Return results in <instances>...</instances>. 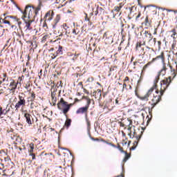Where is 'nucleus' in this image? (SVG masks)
<instances>
[{
    "instance_id": "6e6d98bb",
    "label": "nucleus",
    "mask_w": 177,
    "mask_h": 177,
    "mask_svg": "<svg viewBox=\"0 0 177 177\" xmlns=\"http://www.w3.org/2000/svg\"><path fill=\"white\" fill-rule=\"evenodd\" d=\"M14 147H15V149H19V151H23V148H21L20 147H17V145H15Z\"/></svg>"
},
{
    "instance_id": "5701e85b",
    "label": "nucleus",
    "mask_w": 177,
    "mask_h": 177,
    "mask_svg": "<svg viewBox=\"0 0 177 177\" xmlns=\"http://www.w3.org/2000/svg\"><path fill=\"white\" fill-rule=\"evenodd\" d=\"M158 59H161V60L164 62L165 58L164 57L163 52H162L160 55H158L156 57L153 58L151 62H152V63H154V62H156V60H158Z\"/></svg>"
},
{
    "instance_id": "c756f323",
    "label": "nucleus",
    "mask_w": 177,
    "mask_h": 177,
    "mask_svg": "<svg viewBox=\"0 0 177 177\" xmlns=\"http://www.w3.org/2000/svg\"><path fill=\"white\" fill-rule=\"evenodd\" d=\"M133 8H135V6L127 8V10H129V14L128 15L129 20H131V16H132V12L133 10Z\"/></svg>"
},
{
    "instance_id": "c9c22d12",
    "label": "nucleus",
    "mask_w": 177,
    "mask_h": 177,
    "mask_svg": "<svg viewBox=\"0 0 177 177\" xmlns=\"http://www.w3.org/2000/svg\"><path fill=\"white\" fill-rule=\"evenodd\" d=\"M80 56H81V53H75L74 54V57L72 58V60H73V62H75V60H77V59H78V57H80Z\"/></svg>"
},
{
    "instance_id": "3c124183",
    "label": "nucleus",
    "mask_w": 177,
    "mask_h": 177,
    "mask_svg": "<svg viewBox=\"0 0 177 177\" xmlns=\"http://www.w3.org/2000/svg\"><path fill=\"white\" fill-rule=\"evenodd\" d=\"M176 35V34H175V33H172L171 35V37L173 38L174 41H176V37H175Z\"/></svg>"
},
{
    "instance_id": "bb28decb",
    "label": "nucleus",
    "mask_w": 177,
    "mask_h": 177,
    "mask_svg": "<svg viewBox=\"0 0 177 177\" xmlns=\"http://www.w3.org/2000/svg\"><path fill=\"white\" fill-rule=\"evenodd\" d=\"M167 73V66L165 65L163 66V68L160 70V71L158 72V75L160 77L162 75V77H164Z\"/></svg>"
},
{
    "instance_id": "6e6552de",
    "label": "nucleus",
    "mask_w": 177,
    "mask_h": 177,
    "mask_svg": "<svg viewBox=\"0 0 177 177\" xmlns=\"http://www.w3.org/2000/svg\"><path fill=\"white\" fill-rule=\"evenodd\" d=\"M152 37L153 35H151L150 32L145 30L142 35V41H138L136 44V50H139V48L145 46V45H146V41H149Z\"/></svg>"
},
{
    "instance_id": "6ab92c4d",
    "label": "nucleus",
    "mask_w": 177,
    "mask_h": 177,
    "mask_svg": "<svg viewBox=\"0 0 177 177\" xmlns=\"http://www.w3.org/2000/svg\"><path fill=\"white\" fill-rule=\"evenodd\" d=\"M58 33H59V37H63L64 34L68 37H70V32H67V28H64L63 27H59V30Z\"/></svg>"
},
{
    "instance_id": "aec40b11",
    "label": "nucleus",
    "mask_w": 177,
    "mask_h": 177,
    "mask_svg": "<svg viewBox=\"0 0 177 177\" xmlns=\"http://www.w3.org/2000/svg\"><path fill=\"white\" fill-rule=\"evenodd\" d=\"M60 19H61L60 15H57L51 24L53 26V28H56V27H57V24L59 23V21H60Z\"/></svg>"
},
{
    "instance_id": "423d86ee",
    "label": "nucleus",
    "mask_w": 177,
    "mask_h": 177,
    "mask_svg": "<svg viewBox=\"0 0 177 177\" xmlns=\"http://www.w3.org/2000/svg\"><path fill=\"white\" fill-rule=\"evenodd\" d=\"M26 95L24 93H19L18 94L17 98H15L14 100H16V104L15 105V111H19L20 109L23 110L24 107H26V104H27V101L26 100Z\"/></svg>"
},
{
    "instance_id": "774afa93",
    "label": "nucleus",
    "mask_w": 177,
    "mask_h": 177,
    "mask_svg": "<svg viewBox=\"0 0 177 177\" xmlns=\"http://www.w3.org/2000/svg\"><path fill=\"white\" fill-rule=\"evenodd\" d=\"M115 104H120V103L118 102V98L115 100Z\"/></svg>"
},
{
    "instance_id": "f257e3e1",
    "label": "nucleus",
    "mask_w": 177,
    "mask_h": 177,
    "mask_svg": "<svg viewBox=\"0 0 177 177\" xmlns=\"http://www.w3.org/2000/svg\"><path fill=\"white\" fill-rule=\"evenodd\" d=\"M171 68V76L169 77L165 78L163 80L160 82V89H156L155 93H153V97L150 101H149V104L151 105V109L153 110L160 102H161V97L164 95V92L167 90V88L169 86V84L172 82V80L176 77V71L175 69H172V66H170Z\"/></svg>"
},
{
    "instance_id": "13d9d810",
    "label": "nucleus",
    "mask_w": 177,
    "mask_h": 177,
    "mask_svg": "<svg viewBox=\"0 0 177 177\" xmlns=\"http://www.w3.org/2000/svg\"><path fill=\"white\" fill-rule=\"evenodd\" d=\"M78 85L81 86L82 89H84V84H82V82H79Z\"/></svg>"
},
{
    "instance_id": "37998d69",
    "label": "nucleus",
    "mask_w": 177,
    "mask_h": 177,
    "mask_svg": "<svg viewBox=\"0 0 177 177\" xmlns=\"http://www.w3.org/2000/svg\"><path fill=\"white\" fill-rule=\"evenodd\" d=\"M49 38V35H44L42 39H41V42H46V39Z\"/></svg>"
},
{
    "instance_id": "72a5a7b5",
    "label": "nucleus",
    "mask_w": 177,
    "mask_h": 177,
    "mask_svg": "<svg viewBox=\"0 0 177 177\" xmlns=\"http://www.w3.org/2000/svg\"><path fill=\"white\" fill-rule=\"evenodd\" d=\"M136 140L133 142V145H134V147H132L131 149L133 150H135V149H136V147L138 146V143L139 142V140H140V138L138 139L136 138H135Z\"/></svg>"
},
{
    "instance_id": "bf43d9fd",
    "label": "nucleus",
    "mask_w": 177,
    "mask_h": 177,
    "mask_svg": "<svg viewBox=\"0 0 177 177\" xmlns=\"http://www.w3.org/2000/svg\"><path fill=\"white\" fill-rule=\"evenodd\" d=\"M102 13H104V9H103V8H102L101 11H98V15H102Z\"/></svg>"
},
{
    "instance_id": "9d476101",
    "label": "nucleus",
    "mask_w": 177,
    "mask_h": 177,
    "mask_svg": "<svg viewBox=\"0 0 177 177\" xmlns=\"http://www.w3.org/2000/svg\"><path fill=\"white\" fill-rule=\"evenodd\" d=\"M24 113V117L28 125H32V124H34L35 121L36 122L38 121V119H37V117L32 116V115L30 114L27 110H25Z\"/></svg>"
},
{
    "instance_id": "052dcab7",
    "label": "nucleus",
    "mask_w": 177,
    "mask_h": 177,
    "mask_svg": "<svg viewBox=\"0 0 177 177\" xmlns=\"http://www.w3.org/2000/svg\"><path fill=\"white\" fill-rule=\"evenodd\" d=\"M83 91L84 92V93H86L87 95H89V91H88L86 90V88H83Z\"/></svg>"
},
{
    "instance_id": "7ed1b4c3",
    "label": "nucleus",
    "mask_w": 177,
    "mask_h": 177,
    "mask_svg": "<svg viewBox=\"0 0 177 177\" xmlns=\"http://www.w3.org/2000/svg\"><path fill=\"white\" fill-rule=\"evenodd\" d=\"M133 122L131 120L127 119L123 122H120V127L122 128H124V129H127V135L131 138V139H133V138H136V139H140L142 138V135H143V130L140 129H133V131L132 132V128H135V126H133Z\"/></svg>"
},
{
    "instance_id": "393cba45",
    "label": "nucleus",
    "mask_w": 177,
    "mask_h": 177,
    "mask_svg": "<svg viewBox=\"0 0 177 177\" xmlns=\"http://www.w3.org/2000/svg\"><path fill=\"white\" fill-rule=\"evenodd\" d=\"M74 104H75L74 102L73 104H68V102H67V107L64 109V115H67V113L70 111V109L71 106H74Z\"/></svg>"
},
{
    "instance_id": "39448f33",
    "label": "nucleus",
    "mask_w": 177,
    "mask_h": 177,
    "mask_svg": "<svg viewBox=\"0 0 177 177\" xmlns=\"http://www.w3.org/2000/svg\"><path fill=\"white\" fill-rule=\"evenodd\" d=\"M11 2L17 7V8L21 12L22 15H26L28 17L32 18V16L35 17L39 13L41 10V5H39L37 8L32 7L31 6H26L24 11L21 10V8L17 6V3L15 2L13 0H11Z\"/></svg>"
},
{
    "instance_id": "e433bc0d",
    "label": "nucleus",
    "mask_w": 177,
    "mask_h": 177,
    "mask_svg": "<svg viewBox=\"0 0 177 177\" xmlns=\"http://www.w3.org/2000/svg\"><path fill=\"white\" fill-rule=\"evenodd\" d=\"M5 17H6V20H8V21L10 19H14V20H17V17L16 16L8 15V16H6Z\"/></svg>"
},
{
    "instance_id": "0eeeda50",
    "label": "nucleus",
    "mask_w": 177,
    "mask_h": 177,
    "mask_svg": "<svg viewBox=\"0 0 177 177\" xmlns=\"http://www.w3.org/2000/svg\"><path fill=\"white\" fill-rule=\"evenodd\" d=\"M83 99L86 100V104L84 106L80 107L76 111V114L78 115H82L84 114L85 115V118L88 117V111L89 110V106H91V102H93L95 103V101L93 100H91L88 96H83Z\"/></svg>"
},
{
    "instance_id": "20e7f679",
    "label": "nucleus",
    "mask_w": 177,
    "mask_h": 177,
    "mask_svg": "<svg viewBox=\"0 0 177 177\" xmlns=\"http://www.w3.org/2000/svg\"><path fill=\"white\" fill-rule=\"evenodd\" d=\"M160 81V76L158 75L153 81V86L147 92V93L145 95H139L138 89L139 86H136L135 90V95L137 96L140 100H142V102H149L151 95H153V92H154V89L157 91V83Z\"/></svg>"
},
{
    "instance_id": "69168bd1",
    "label": "nucleus",
    "mask_w": 177,
    "mask_h": 177,
    "mask_svg": "<svg viewBox=\"0 0 177 177\" xmlns=\"http://www.w3.org/2000/svg\"><path fill=\"white\" fill-rule=\"evenodd\" d=\"M77 102H80V100H78V98H75V102L74 103H77Z\"/></svg>"
},
{
    "instance_id": "ddd939ff",
    "label": "nucleus",
    "mask_w": 177,
    "mask_h": 177,
    "mask_svg": "<svg viewBox=\"0 0 177 177\" xmlns=\"http://www.w3.org/2000/svg\"><path fill=\"white\" fill-rule=\"evenodd\" d=\"M53 16H55V12L53 10L48 11L44 16V23H50L53 20Z\"/></svg>"
},
{
    "instance_id": "603ef678",
    "label": "nucleus",
    "mask_w": 177,
    "mask_h": 177,
    "mask_svg": "<svg viewBox=\"0 0 177 177\" xmlns=\"http://www.w3.org/2000/svg\"><path fill=\"white\" fill-rule=\"evenodd\" d=\"M4 160L7 162H9L10 161V158L9 156H7L4 158Z\"/></svg>"
},
{
    "instance_id": "09e8293b",
    "label": "nucleus",
    "mask_w": 177,
    "mask_h": 177,
    "mask_svg": "<svg viewBox=\"0 0 177 177\" xmlns=\"http://www.w3.org/2000/svg\"><path fill=\"white\" fill-rule=\"evenodd\" d=\"M29 156H32V160H35V153H34V152L29 153Z\"/></svg>"
},
{
    "instance_id": "ea45409f",
    "label": "nucleus",
    "mask_w": 177,
    "mask_h": 177,
    "mask_svg": "<svg viewBox=\"0 0 177 177\" xmlns=\"http://www.w3.org/2000/svg\"><path fill=\"white\" fill-rule=\"evenodd\" d=\"M73 34H74L75 35H78L80 34V29H78V28H75L73 31H72Z\"/></svg>"
},
{
    "instance_id": "1a4fd4ad",
    "label": "nucleus",
    "mask_w": 177,
    "mask_h": 177,
    "mask_svg": "<svg viewBox=\"0 0 177 177\" xmlns=\"http://www.w3.org/2000/svg\"><path fill=\"white\" fill-rule=\"evenodd\" d=\"M21 19L24 21L25 31H30V30H32V27H31V24L32 23V18L28 17V15L26 14H23Z\"/></svg>"
},
{
    "instance_id": "f03ea898",
    "label": "nucleus",
    "mask_w": 177,
    "mask_h": 177,
    "mask_svg": "<svg viewBox=\"0 0 177 177\" xmlns=\"http://www.w3.org/2000/svg\"><path fill=\"white\" fill-rule=\"evenodd\" d=\"M24 75L19 77L18 81L16 82L12 77L8 76V74L3 73V79L0 81V95L4 93L6 91H10L11 92H15L17 89V85L21 84Z\"/></svg>"
},
{
    "instance_id": "b1692460",
    "label": "nucleus",
    "mask_w": 177,
    "mask_h": 177,
    "mask_svg": "<svg viewBox=\"0 0 177 177\" xmlns=\"http://www.w3.org/2000/svg\"><path fill=\"white\" fill-rule=\"evenodd\" d=\"M158 59H161V60L164 62L165 58L164 57L163 52H162L160 55H158L156 57L153 58L151 62H152V63H154V62H156V60H158Z\"/></svg>"
},
{
    "instance_id": "a19ab883",
    "label": "nucleus",
    "mask_w": 177,
    "mask_h": 177,
    "mask_svg": "<svg viewBox=\"0 0 177 177\" xmlns=\"http://www.w3.org/2000/svg\"><path fill=\"white\" fill-rule=\"evenodd\" d=\"M102 10V7H99V6H97V9L95 11H94L95 15L97 16V15H99V12H101Z\"/></svg>"
},
{
    "instance_id": "c03bdc74",
    "label": "nucleus",
    "mask_w": 177,
    "mask_h": 177,
    "mask_svg": "<svg viewBox=\"0 0 177 177\" xmlns=\"http://www.w3.org/2000/svg\"><path fill=\"white\" fill-rule=\"evenodd\" d=\"M142 16V13L138 12V15L136 17V21H139V18Z\"/></svg>"
},
{
    "instance_id": "58836bf2",
    "label": "nucleus",
    "mask_w": 177,
    "mask_h": 177,
    "mask_svg": "<svg viewBox=\"0 0 177 177\" xmlns=\"http://www.w3.org/2000/svg\"><path fill=\"white\" fill-rule=\"evenodd\" d=\"M130 158L131 155L128 154V153H126L125 157L123 159V162H127V161H128V160H129Z\"/></svg>"
},
{
    "instance_id": "4c0bfd02",
    "label": "nucleus",
    "mask_w": 177,
    "mask_h": 177,
    "mask_svg": "<svg viewBox=\"0 0 177 177\" xmlns=\"http://www.w3.org/2000/svg\"><path fill=\"white\" fill-rule=\"evenodd\" d=\"M30 97H31L30 102H34L35 100L36 95H35V93H34V91L31 92Z\"/></svg>"
},
{
    "instance_id": "680f3d73",
    "label": "nucleus",
    "mask_w": 177,
    "mask_h": 177,
    "mask_svg": "<svg viewBox=\"0 0 177 177\" xmlns=\"http://www.w3.org/2000/svg\"><path fill=\"white\" fill-rule=\"evenodd\" d=\"M125 88H127V83L124 82L123 87H122V91H124V89H125Z\"/></svg>"
},
{
    "instance_id": "f704fd0d",
    "label": "nucleus",
    "mask_w": 177,
    "mask_h": 177,
    "mask_svg": "<svg viewBox=\"0 0 177 177\" xmlns=\"http://www.w3.org/2000/svg\"><path fill=\"white\" fill-rule=\"evenodd\" d=\"M30 86H31V82L29 81V82H28L26 84L24 88H25L28 91H31V88H30Z\"/></svg>"
},
{
    "instance_id": "c85d7f7f",
    "label": "nucleus",
    "mask_w": 177,
    "mask_h": 177,
    "mask_svg": "<svg viewBox=\"0 0 177 177\" xmlns=\"http://www.w3.org/2000/svg\"><path fill=\"white\" fill-rule=\"evenodd\" d=\"M64 125H65L66 129H68V128H70V127L71 125V119H69V118L66 119Z\"/></svg>"
},
{
    "instance_id": "79ce46f5",
    "label": "nucleus",
    "mask_w": 177,
    "mask_h": 177,
    "mask_svg": "<svg viewBox=\"0 0 177 177\" xmlns=\"http://www.w3.org/2000/svg\"><path fill=\"white\" fill-rule=\"evenodd\" d=\"M85 120H86V122L87 124V128L88 129H89V128H91V121L89 120V119L88 118V116H86L85 118Z\"/></svg>"
},
{
    "instance_id": "8fccbe9b",
    "label": "nucleus",
    "mask_w": 177,
    "mask_h": 177,
    "mask_svg": "<svg viewBox=\"0 0 177 177\" xmlns=\"http://www.w3.org/2000/svg\"><path fill=\"white\" fill-rule=\"evenodd\" d=\"M129 81V77L126 76L124 80H123V82L126 83L128 82Z\"/></svg>"
},
{
    "instance_id": "0e129e2a",
    "label": "nucleus",
    "mask_w": 177,
    "mask_h": 177,
    "mask_svg": "<svg viewBox=\"0 0 177 177\" xmlns=\"http://www.w3.org/2000/svg\"><path fill=\"white\" fill-rule=\"evenodd\" d=\"M30 109H34V102L30 103Z\"/></svg>"
},
{
    "instance_id": "de8ad7c7",
    "label": "nucleus",
    "mask_w": 177,
    "mask_h": 177,
    "mask_svg": "<svg viewBox=\"0 0 177 177\" xmlns=\"http://www.w3.org/2000/svg\"><path fill=\"white\" fill-rule=\"evenodd\" d=\"M116 147L118 149V150H120V151H121V153H124V149L121 147L120 145H118Z\"/></svg>"
},
{
    "instance_id": "dca6fc26",
    "label": "nucleus",
    "mask_w": 177,
    "mask_h": 177,
    "mask_svg": "<svg viewBox=\"0 0 177 177\" xmlns=\"http://www.w3.org/2000/svg\"><path fill=\"white\" fill-rule=\"evenodd\" d=\"M9 107V105L6 106V109H3L2 106H0V120L3 118L4 115H6L9 111H10V108Z\"/></svg>"
},
{
    "instance_id": "e2e57ef3",
    "label": "nucleus",
    "mask_w": 177,
    "mask_h": 177,
    "mask_svg": "<svg viewBox=\"0 0 177 177\" xmlns=\"http://www.w3.org/2000/svg\"><path fill=\"white\" fill-rule=\"evenodd\" d=\"M8 15H9V12H4V13L3 14V16L4 17H6V16H8Z\"/></svg>"
},
{
    "instance_id": "2eb2a0df",
    "label": "nucleus",
    "mask_w": 177,
    "mask_h": 177,
    "mask_svg": "<svg viewBox=\"0 0 177 177\" xmlns=\"http://www.w3.org/2000/svg\"><path fill=\"white\" fill-rule=\"evenodd\" d=\"M67 102L64 100V98H61L60 100L57 104V109L59 110H62V113L64 111V109H66L67 107Z\"/></svg>"
},
{
    "instance_id": "2f4dec72",
    "label": "nucleus",
    "mask_w": 177,
    "mask_h": 177,
    "mask_svg": "<svg viewBox=\"0 0 177 177\" xmlns=\"http://www.w3.org/2000/svg\"><path fill=\"white\" fill-rule=\"evenodd\" d=\"M145 26H147V27H150L151 26V21L149 20V16H147L145 20Z\"/></svg>"
},
{
    "instance_id": "49530a36",
    "label": "nucleus",
    "mask_w": 177,
    "mask_h": 177,
    "mask_svg": "<svg viewBox=\"0 0 177 177\" xmlns=\"http://www.w3.org/2000/svg\"><path fill=\"white\" fill-rule=\"evenodd\" d=\"M161 45H162V42L161 41H158V50H160L161 49Z\"/></svg>"
},
{
    "instance_id": "cd10ccee",
    "label": "nucleus",
    "mask_w": 177,
    "mask_h": 177,
    "mask_svg": "<svg viewBox=\"0 0 177 177\" xmlns=\"http://www.w3.org/2000/svg\"><path fill=\"white\" fill-rule=\"evenodd\" d=\"M151 64H153V62L151 61L149 62L147 64H145L142 68V74H145V73H146V70H147V68Z\"/></svg>"
},
{
    "instance_id": "473e14b6",
    "label": "nucleus",
    "mask_w": 177,
    "mask_h": 177,
    "mask_svg": "<svg viewBox=\"0 0 177 177\" xmlns=\"http://www.w3.org/2000/svg\"><path fill=\"white\" fill-rule=\"evenodd\" d=\"M94 96H95V99H97V97H102V91L100 89H97V91H95ZM98 96V97H97Z\"/></svg>"
},
{
    "instance_id": "4d7b16f0",
    "label": "nucleus",
    "mask_w": 177,
    "mask_h": 177,
    "mask_svg": "<svg viewBox=\"0 0 177 177\" xmlns=\"http://www.w3.org/2000/svg\"><path fill=\"white\" fill-rule=\"evenodd\" d=\"M170 32H172V34H176V28H173Z\"/></svg>"
},
{
    "instance_id": "5fc2aeb1",
    "label": "nucleus",
    "mask_w": 177,
    "mask_h": 177,
    "mask_svg": "<svg viewBox=\"0 0 177 177\" xmlns=\"http://www.w3.org/2000/svg\"><path fill=\"white\" fill-rule=\"evenodd\" d=\"M60 27H62L63 28H68V26H67V24H63Z\"/></svg>"
},
{
    "instance_id": "864d4df0",
    "label": "nucleus",
    "mask_w": 177,
    "mask_h": 177,
    "mask_svg": "<svg viewBox=\"0 0 177 177\" xmlns=\"http://www.w3.org/2000/svg\"><path fill=\"white\" fill-rule=\"evenodd\" d=\"M51 1H53L54 3H59L60 5H62L60 0H51Z\"/></svg>"
},
{
    "instance_id": "412c9836",
    "label": "nucleus",
    "mask_w": 177,
    "mask_h": 177,
    "mask_svg": "<svg viewBox=\"0 0 177 177\" xmlns=\"http://www.w3.org/2000/svg\"><path fill=\"white\" fill-rule=\"evenodd\" d=\"M51 104L53 106H56V102H57V98L56 97V93L55 91L51 92Z\"/></svg>"
},
{
    "instance_id": "a878e982",
    "label": "nucleus",
    "mask_w": 177,
    "mask_h": 177,
    "mask_svg": "<svg viewBox=\"0 0 177 177\" xmlns=\"http://www.w3.org/2000/svg\"><path fill=\"white\" fill-rule=\"evenodd\" d=\"M122 6H124V3H120L118 6H115L112 12H120L121 9H122Z\"/></svg>"
},
{
    "instance_id": "9b49d317",
    "label": "nucleus",
    "mask_w": 177,
    "mask_h": 177,
    "mask_svg": "<svg viewBox=\"0 0 177 177\" xmlns=\"http://www.w3.org/2000/svg\"><path fill=\"white\" fill-rule=\"evenodd\" d=\"M103 39H104L106 45H111L114 42L113 32L109 30L105 32L103 35Z\"/></svg>"
},
{
    "instance_id": "f8f14e48",
    "label": "nucleus",
    "mask_w": 177,
    "mask_h": 177,
    "mask_svg": "<svg viewBox=\"0 0 177 177\" xmlns=\"http://www.w3.org/2000/svg\"><path fill=\"white\" fill-rule=\"evenodd\" d=\"M10 140L12 142V143H13V145H17L18 143H21V138H20V136L15 134V133H11L10 134Z\"/></svg>"
},
{
    "instance_id": "a211bd4d",
    "label": "nucleus",
    "mask_w": 177,
    "mask_h": 177,
    "mask_svg": "<svg viewBox=\"0 0 177 177\" xmlns=\"http://www.w3.org/2000/svg\"><path fill=\"white\" fill-rule=\"evenodd\" d=\"M56 52L53 54H52V59H55V57H57V56L62 55L63 53V46H59L58 48L56 47Z\"/></svg>"
},
{
    "instance_id": "4468645a",
    "label": "nucleus",
    "mask_w": 177,
    "mask_h": 177,
    "mask_svg": "<svg viewBox=\"0 0 177 177\" xmlns=\"http://www.w3.org/2000/svg\"><path fill=\"white\" fill-rule=\"evenodd\" d=\"M157 41V39L151 37L148 41H147V46H146L147 49L149 50H153L154 51L153 46H156V42Z\"/></svg>"
},
{
    "instance_id": "7c9ffc66",
    "label": "nucleus",
    "mask_w": 177,
    "mask_h": 177,
    "mask_svg": "<svg viewBox=\"0 0 177 177\" xmlns=\"http://www.w3.org/2000/svg\"><path fill=\"white\" fill-rule=\"evenodd\" d=\"M28 153H34V143L31 142L29 144Z\"/></svg>"
},
{
    "instance_id": "338daca9",
    "label": "nucleus",
    "mask_w": 177,
    "mask_h": 177,
    "mask_svg": "<svg viewBox=\"0 0 177 177\" xmlns=\"http://www.w3.org/2000/svg\"><path fill=\"white\" fill-rule=\"evenodd\" d=\"M114 68H115V67L110 68L109 71H114Z\"/></svg>"
},
{
    "instance_id": "4be33fe9",
    "label": "nucleus",
    "mask_w": 177,
    "mask_h": 177,
    "mask_svg": "<svg viewBox=\"0 0 177 177\" xmlns=\"http://www.w3.org/2000/svg\"><path fill=\"white\" fill-rule=\"evenodd\" d=\"M0 24H8V26H12L10 21L9 20H7L5 17L4 18H2V15H1L0 17Z\"/></svg>"
},
{
    "instance_id": "a18cd8bd",
    "label": "nucleus",
    "mask_w": 177,
    "mask_h": 177,
    "mask_svg": "<svg viewBox=\"0 0 177 177\" xmlns=\"http://www.w3.org/2000/svg\"><path fill=\"white\" fill-rule=\"evenodd\" d=\"M57 86L58 88H62L63 86V82L62 81H59L57 83Z\"/></svg>"
},
{
    "instance_id": "f3484780",
    "label": "nucleus",
    "mask_w": 177,
    "mask_h": 177,
    "mask_svg": "<svg viewBox=\"0 0 177 177\" xmlns=\"http://www.w3.org/2000/svg\"><path fill=\"white\" fill-rule=\"evenodd\" d=\"M91 140H94V142H102L103 143H106V145H109V146H112V147H116L115 145L113 144L112 142H109V140H106L103 138H101L100 140L97 138H95L93 137L91 138Z\"/></svg>"
}]
</instances>
